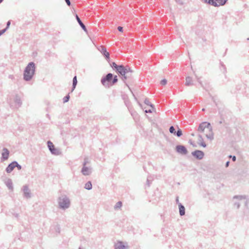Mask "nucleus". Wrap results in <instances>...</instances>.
Masks as SVG:
<instances>
[{
	"label": "nucleus",
	"instance_id": "obj_1",
	"mask_svg": "<svg viewBox=\"0 0 249 249\" xmlns=\"http://www.w3.org/2000/svg\"><path fill=\"white\" fill-rule=\"evenodd\" d=\"M36 65L34 62L28 63L23 73V79L26 81H30L35 73Z\"/></svg>",
	"mask_w": 249,
	"mask_h": 249
},
{
	"label": "nucleus",
	"instance_id": "obj_2",
	"mask_svg": "<svg viewBox=\"0 0 249 249\" xmlns=\"http://www.w3.org/2000/svg\"><path fill=\"white\" fill-rule=\"evenodd\" d=\"M207 129L209 130V132L206 134V137L208 139L212 141L213 139V128L210 123L204 122L199 124L197 131L199 132H203L205 129Z\"/></svg>",
	"mask_w": 249,
	"mask_h": 249
},
{
	"label": "nucleus",
	"instance_id": "obj_3",
	"mask_svg": "<svg viewBox=\"0 0 249 249\" xmlns=\"http://www.w3.org/2000/svg\"><path fill=\"white\" fill-rule=\"evenodd\" d=\"M58 203L60 209L66 210L70 206L71 202L69 198L66 195H62L58 198Z\"/></svg>",
	"mask_w": 249,
	"mask_h": 249
},
{
	"label": "nucleus",
	"instance_id": "obj_4",
	"mask_svg": "<svg viewBox=\"0 0 249 249\" xmlns=\"http://www.w3.org/2000/svg\"><path fill=\"white\" fill-rule=\"evenodd\" d=\"M113 78V74L111 73H107L105 76L102 78L101 83L106 87H109Z\"/></svg>",
	"mask_w": 249,
	"mask_h": 249
},
{
	"label": "nucleus",
	"instance_id": "obj_5",
	"mask_svg": "<svg viewBox=\"0 0 249 249\" xmlns=\"http://www.w3.org/2000/svg\"><path fill=\"white\" fill-rule=\"evenodd\" d=\"M110 66L114 70H115L116 72L119 74H124V72L125 71L124 66L123 65H118L115 62H113L110 64Z\"/></svg>",
	"mask_w": 249,
	"mask_h": 249
},
{
	"label": "nucleus",
	"instance_id": "obj_6",
	"mask_svg": "<svg viewBox=\"0 0 249 249\" xmlns=\"http://www.w3.org/2000/svg\"><path fill=\"white\" fill-rule=\"evenodd\" d=\"M15 105H13L10 102H9V105L11 107L18 108L22 105V102L20 97L16 95L14 99Z\"/></svg>",
	"mask_w": 249,
	"mask_h": 249
},
{
	"label": "nucleus",
	"instance_id": "obj_7",
	"mask_svg": "<svg viewBox=\"0 0 249 249\" xmlns=\"http://www.w3.org/2000/svg\"><path fill=\"white\" fill-rule=\"evenodd\" d=\"M82 174L84 176H89L92 173V168L90 166H86V163H83V167L81 171Z\"/></svg>",
	"mask_w": 249,
	"mask_h": 249
},
{
	"label": "nucleus",
	"instance_id": "obj_8",
	"mask_svg": "<svg viewBox=\"0 0 249 249\" xmlns=\"http://www.w3.org/2000/svg\"><path fill=\"white\" fill-rule=\"evenodd\" d=\"M97 49L102 53L107 61L109 60V53L107 52L105 46L103 45L100 46L97 48Z\"/></svg>",
	"mask_w": 249,
	"mask_h": 249
},
{
	"label": "nucleus",
	"instance_id": "obj_9",
	"mask_svg": "<svg viewBox=\"0 0 249 249\" xmlns=\"http://www.w3.org/2000/svg\"><path fill=\"white\" fill-rule=\"evenodd\" d=\"M192 155L197 160H201L203 158L204 153L203 151L196 150L192 153Z\"/></svg>",
	"mask_w": 249,
	"mask_h": 249
},
{
	"label": "nucleus",
	"instance_id": "obj_10",
	"mask_svg": "<svg viewBox=\"0 0 249 249\" xmlns=\"http://www.w3.org/2000/svg\"><path fill=\"white\" fill-rule=\"evenodd\" d=\"M176 151L178 153L182 155H186L188 153L185 146L181 145H178L176 146Z\"/></svg>",
	"mask_w": 249,
	"mask_h": 249
},
{
	"label": "nucleus",
	"instance_id": "obj_11",
	"mask_svg": "<svg viewBox=\"0 0 249 249\" xmlns=\"http://www.w3.org/2000/svg\"><path fill=\"white\" fill-rule=\"evenodd\" d=\"M22 191L23 192V196L24 197L29 198L31 196V191L29 189L27 185H24L23 187Z\"/></svg>",
	"mask_w": 249,
	"mask_h": 249
},
{
	"label": "nucleus",
	"instance_id": "obj_12",
	"mask_svg": "<svg viewBox=\"0 0 249 249\" xmlns=\"http://www.w3.org/2000/svg\"><path fill=\"white\" fill-rule=\"evenodd\" d=\"M124 69H125V71L124 72V74H120L121 75H126L128 77V78H130L132 76V74L133 72L132 70L129 66H124Z\"/></svg>",
	"mask_w": 249,
	"mask_h": 249
},
{
	"label": "nucleus",
	"instance_id": "obj_13",
	"mask_svg": "<svg viewBox=\"0 0 249 249\" xmlns=\"http://www.w3.org/2000/svg\"><path fill=\"white\" fill-rule=\"evenodd\" d=\"M2 150L1 159L3 160H7L9 157V151L6 148H3Z\"/></svg>",
	"mask_w": 249,
	"mask_h": 249
},
{
	"label": "nucleus",
	"instance_id": "obj_14",
	"mask_svg": "<svg viewBox=\"0 0 249 249\" xmlns=\"http://www.w3.org/2000/svg\"><path fill=\"white\" fill-rule=\"evenodd\" d=\"M15 164H16L15 161H13L11 163L9 164L6 168V170H5L6 172L7 173H11L14 170V169L15 168Z\"/></svg>",
	"mask_w": 249,
	"mask_h": 249
},
{
	"label": "nucleus",
	"instance_id": "obj_15",
	"mask_svg": "<svg viewBox=\"0 0 249 249\" xmlns=\"http://www.w3.org/2000/svg\"><path fill=\"white\" fill-rule=\"evenodd\" d=\"M75 17H76V19L78 22V23H79V25L80 26V27L82 28V29L85 32H87V28H86V26L85 25V24L82 22V21H81V20L80 19V18H79V17H78V16L76 14V16H75Z\"/></svg>",
	"mask_w": 249,
	"mask_h": 249
},
{
	"label": "nucleus",
	"instance_id": "obj_16",
	"mask_svg": "<svg viewBox=\"0 0 249 249\" xmlns=\"http://www.w3.org/2000/svg\"><path fill=\"white\" fill-rule=\"evenodd\" d=\"M114 247L115 249H125L127 248V247L125 246L123 244V243L122 241H118L115 244Z\"/></svg>",
	"mask_w": 249,
	"mask_h": 249
},
{
	"label": "nucleus",
	"instance_id": "obj_17",
	"mask_svg": "<svg viewBox=\"0 0 249 249\" xmlns=\"http://www.w3.org/2000/svg\"><path fill=\"white\" fill-rule=\"evenodd\" d=\"M5 184L8 189L11 191L13 190V182L11 179L9 178L5 181Z\"/></svg>",
	"mask_w": 249,
	"mask_h": 249
},
{
	"label": "nucleus",
	"instance_id": "obj_18",
	"mask_svg": "<svg viewBox=\"0 0 249 249\" xmlns=\"http://www.w3.org/2000/svg\"><path fill=\"white\" fill-rule=\"evenodd\" d=\"M178 208L180 215H184L185 213V209L184 206L181 203H179Z\"/></svg>",
	"mask_w": 249,
	"mask_h": 249
},
{
	"label": "nucleus",
	"instance_id": "obj_19",
	"mask_svg": "<svg viewBox=\"0 0 249 249\" xmlns=\"http://www.w3.org/2000/svg\"><path fill=\"white\" fill-rule=\"evenodd\" d=\"M198 144H199L200 145H201V146L203 147H206V144L203 141V139L202 138V136L200 135V134H199L198 135Z\"/></svg>",
	"mask_w": 249,
	"mask_h": 249
},
{
	"label": "nucleus",
	"instance_id": "obj_20",
	"mask_svg": "<svg viewBox=\"0 0 249 249\" xmlns=\"http://www.w3.org/2000/svg\"><path fill=\"white\" fill-rule=\"evenodd\" d=\"M185 85L187 86H191L193 85L192 82V79L191 77L188 76L186 78Z\"/></svg>",
	"mask_w": 249,
	"mask_h": 249
},
{
	"label": "nucleus",
	"instance_id": "obj_21",
	"mask_svg": "<svg viewBox=\"0 0 249 249\" xmlns=\"http://www.w3.org/2000/svg\"><path fill=\"white\" fill-rule=\"evenodd\" d=\"M247 196L246 195H236L233 197V199H236L239 200H241L242 199H247Z\"/></svg>",
	"mask_w": 249,
	"mask_h": 249
},
{
	"label": "nucleus",
	"instance_id": "obj_22",
	"mask_svg": "<svg viewBox=\"0 0 249 249\" xmlns=\"http://www.w3.org/2000/svg\"><path fill=\"white\" fill-rule=\"evenodd\" d=\"M77 77H76V76H75L73 78V80H72V89H71V92L75 89V88L77 85Z\"/></svg>",
	"mask_w": 249,
	"mask_h": 249
},
{
	"label": "nucleus",
	"instance_id": "obj_23",
	"mask_svg": "<svg viewBox=\"0 0 249 249\" xmlns=\"http://www.w3.org/2000/svg\"><path fill=\"white\" fill-rule=\"evenodd\" d=\"M51 153L54 155H59L61 154V152L59 151V149L54 148L53 149H52L51 151H50Z\"/></svg>",
	"mask_w": 249,
	"mask_h": 249
},
{
	"label": "nucleus",
	"instance_id": "obj_24",
	"mask_svg": "<svg viewBox=\"0 0 249 249\" xmlns=\"http://www.w3.org/2000/svg\"><path fill=\"white\" fill-rule=\"evenodd\" d=\"M84 188L85 189L90 190L92 189V184L91 181H88L85 185Z\"/></svg>",
	"mask_w": 249,
	"mask_h": 249
},
{
	"label": "nucleus",
	"instance_id": "obj_25",
	"mask_svg": "<svg viewBox=\"0 0 249 249\" xmlns=\"http://www.w3.org/2000/svg\"><path fill=\"white\" fill-rule=\"evenodd\" d=\"M47 146L50 151H51L52 149L55 148L53 143L50 141L47 142Z\"/></svg>",
	"mask_w": 249,
	"mask_h": 249
},
{
	"label": "nucleus",
	"instance_id": "obj_26",
	"mask_svg": "<svg viewBox=\"0 0 249 249\" xmlns=\"http://www.w3.org/2000/svg\"><path fill=\"white\" fill-rule=\"evenodd\" d=\"M216 2L217 3L218 7L219 6L224 5L228 0H216Z\"/></svg>",
	"mask_w": 249,
	"mask_h": 249
},
{
	"label": "nucleus",
	"instance_id": "obj_27",
	"mask_svg": "<svg viewBox=\"0 0 249 249\" xmlns=\"http://www.w3.org/2000/svg\"><path fill=\"white\" fill-rule=\"evenodd\" d=\"M216 0H209L208 1V4L212 5L214 7H218L217 3L216 2Z\"/></svg>",
	"mask_w": 249,
	"mask_h": 249
},
{
	"label": "nucleus",
	"instance_id": "obj_28",
	"mask_svg": "<svg viewBox=\"0 0 249 249\" xmlns=\"http://www.w3.org/2000/svg\"><path fill=\"white\" fill-rule=\"evenodd\" d=\"M182 135V130L178 126V130L176 132L175 136L179 137Z\"/></svg>",
	"mask_w": 249,
	"mask_h": 249
},
{
	"label": "nucleus",
	"instance_id": "obj_29",
	"mask_svg": "<svg viewBox=\"0 0 249 249\" xmlns=\"http://www.w3.org/2000/svg\"><path fill=\"white\" fill-rule=\"evenodd\" d=\"M118 82V77L117 75L113 76V78L111 80L110 86L114 85L115 83Z\"/></svg>",
	"mask_w": 249,
	"mask_h": 249
},
{
	"label": "nucleus",
	"instance_id": "obj_30",
	"mask_svg": "<svg viewBox=\"0 0 249 249\" xmlns=\"http://www.w3.org/2000/svg\"><path fill=\"white\" fill-rule=\"evenodd\" d=\"M122 202L121 201H118L115 205V206L114 207V208L115 210H117V209H119L121 208L122 207Z\"/></svg>",
	"mask_w": 249,
	"mask_h": 249
},
{
	"label": "nucleus",
	"instance_id": "obj_31",
	"mask_svg": "<svg viewBox=\"0 0 249 249\" xmlns=\"http://www.w3.org/2000/svg\"><path fill=\"white\" fill-rule=\"evenodd\" d=\"M144 103L145 104H146L147 106H150L153 108H154V105L150 102V101H149L148 99L145 98L144 101Z\"/></svg>",
	"mask_w": 249,
	"mask_h": 249
},
{
	"label": "nucleus",
	"instance_id": "obj_32",
	"mask_svg": "<svg viewBox=\"0 0 249 249\" xmlns=\"http://www.w3.org/2000/svg\"><path fill=\"white\" fill-rule=\"evenodd\" d=\"M169 132L171 134H173V135H175L176 131V129H175V127L173 126H171L170 127V128H169Z\"/></svg>",
	"mask_w": 249,
	"mask_h": 249
},
{
	"label": "nucleus",
	"instance_id": "obj_33",
	"mask_svg": "<svg viewBox=\"0 0 249 249\" xmlns=\"http://www.w3.org/2000/svg\"><path fill=\"white\" fill-rule=\"evenodd\" d=\"M70 96L69 94H68L67 95H66V96H65L64 98H63V103H67L69 101V99H70Z\"/></svg>",
	"mask_w": 249,
	"mask_h": 249
},
{
	"label": "nucleus",
	"instance_id": "obj_34",
	"mask_svg": "<svg viewBox=\"0 0 249 249\" xmlns=\"http://www.w3.org/2000/svg\"><path fill=\"white\" fill-rule=\"evenodd\" d=\"M54 229L57 233H59L60 231V229L58 225L54 226Z\"/></svg>",
	"mask_w": 249,
	"mask_h": 249
},
{
	"label": "nucleus",
	"instance_id": "obj_35",
	"mask_svg": "<svg viewBox=\"0 0 249 249\" xmlns=\"http://www.w3.org/2000/svg\"><path fill=\"white\" fill-rule=\"evenodd\" d=\"M15 163H16L15 164V167H17V168L18 170H21L22 168L20 164H19L17 161H15Z\"/></svg>",
	"mask_w": 249,
	"mask_h": 249
},
{
	"label": "nucleus",
	"instance_id": "obj_36",
	"mask_svg": "<svg viewBox=\"0 0 249 249\" xmlns=\"http://www.w3.org/2000/svg\"><path fill=\"white\" fill-rule=\"evenodd\" d=\"M151 181H152V179H151V178L150 176H148L147 177V180H146V183H147V184L148 187L150 186Z\"/></svg>",
	"mask_w": 249,
	"mask_h": 249
},
{
	"label": "nucleus",
	"instance_id": "obj_37",
	"mask_svg": "<svg viewBox=\"0 0 249 249\" xmlns=\"http://www.w3.org/2000/svg\"><path fill=\"white\" fill-rule=\"evenodd\" d=\"M234 206L237 209H239L240 207V204L238 202H235L234 203Z\"/></svg>",
	"mask_w": 249,
	"mask_h": 249
},
{
	"label": "nucleus",
	"instance_id": "obj_38",
	"mask_svg": "<svg viewBox=\"0 0 249 249\" xmlns=\"http://www.w3.org/2000/svg\"><path fill=\"white\" fill-rule=\"evenodd\" d=\"M246 200L245 202V206L248 207L249 203V199L248 198V196H247V199H245Z\"/></svg>",
	"mask_w": 249,
	"mask_h": 249
},
{
	"label": "nucleus",
	"instance_id": "obj_39",
	"mask_svg": "<svg viewBox=\"0 0 249 249\" xmlns=\"http://www.w3.org/2000/svg\"><path fill=\"white\" fill-rule=\"evenodd\" d=\"M167 82L165 79H163L160 81V84L161 85H165L167 84Z\"/></svg>",
	"mask_w": 249,
	"mask_h": 249
},
{
	"label": "nucleus",
	"instance_id": "obj_40",
	"mask_svg": "<svg viewBox=\"0 0 249 249\" xmlns=\"http://www.w3.org/2000/svg\"><path fill=\"white\" fill-rule=\"evenodd\" d=\"M196 76V78L197 79V80L198 82L200 84L201 86L203 87V86L202 83V82H201V81L200 80V78L197 77V76Z\"/></svg>",
	"mask_w": 249,
	"mask_h": 249
},
{
	"label": "nucleus",
	"instance_id": "obj_41",
	"mask_svg": "<svg viewBox=\"0 0 249 249\" xmlns=\"http://www.w3.org/2000/svg\"><path fill=\"white\" fill-rule=\"evenodd\" d=\"M6 31H7V30L5 28L0 30V36H1L2 35H3Z\"/></svg>",
	"mask_w": 249,
	"mask_h": 249
},
{
	"label": "nucleus",
	"instance_id": "obj_42",
	"mask_svg": "<svg viewBox=\"0 0 249 249\" xmlns=\"http://www.w3.org/2000/svg\"><path fill=\"white\" fill-rule=\"evenodd\" d=\"M11 24V22H10V21H8L7 22V24H6V27L5 28V29H6V30H7L10 26Z\"/></svg>",
	"mask_w": 249,
	"mask_h": 249
},
{
	"label": "nucleus",
	"instance_id": "obj_43",
	"mask_svg": "<svg viewBox=\"0 0 249 249\" xmlns=\"http://www.w3.org/2000/svg\"><path fill=\"white\" fill-rule=\"evenodd\" d=\"M221 66H222V68L223 69L224 72H226V66L222 63H221Z\"/></svg>",
	"mask_w": 249,
	"mask_h": 249
},
{
	"label": "nucleus",
	"instance_id": "obj_44",
	"mask_svg": "<svg viewBox=\"0 0 249 249\" xmlns=\"http://www.w3.org/2000/svg\"><path fill=\"white\" fill-rule=\"evenodd\" d=\"M117 29L119 32H122L123 31V28L121 26H118Z\"/></svg>",
	"mask_w": 249,
	"mask_h": 249
},
{
	"label": "nucleus",
	"instance_id": "obj_45",
	"mask_svg": "<svg viewBox=\"0 0 249 249\" xmlns=\"http://www.w3.org/2000/svg\"><path fill=\"white\" fill-rule=\"evenodd\" d=\"M229 157L230 158H232V161H235L236 160V157L235 156H232L230 155Z\"/></svg>",
	"mask_w": 249,
	"mask_h": 249
},
{
	"label": "nucleus",
	"instance_id": "obj_46",
	"mask_svg": "<svg viewBox=\"0 0 249 249\" xmlns=\"http://www.w3.org/2000/svg\"><path fill=\"white\" fill-rule=\"evenodd\" d=\"M65 0L68 6L71 5V1L70 0Z\"/></svg>",
	"mask_w": 249,
	"mask_h": 249
},
{
	"label": "nucleus",
	"instance_id": "obj_47",
	"mask_svg": "<svg viewBox=\"0 0 249 249\" xmlns=\"http://www.w3.org/2000/svg\"><path fill=\"white\" fill-rule=\"evenodd\" d=\"M123 76L122 77V79L123 80H124V79H126L127 78H128V77L126 75V74H125L124 75H122Z\"/></svg>",
	"mask_w": 249,
	"mask_h": 249
},
{
	"label": "nucleus",
	"instance_id": "obj_48",
	"mask_svg": "<svg viewBox=\"0 0 249 249\" xmlns=\"http://www.w3.org/2000/svg\"><path fill=\"white\" fill-rule=\"evenodd\" d=\"M176 203H177V204H178V205H179V203H179V202L178 197V196H177V197H176Z\"/></svg>",
	"mask_w": 249,
	"mask_h": 249
},
{
	"label": "nucleus",
	"instance_id": "obj_49",
	"mask_svg": "<svg viewBox=\"0 0 249 249\" xmlns=\"http://www.w3.org/2000/svg\"><path fill=\"white\" fill-rule=\"evenodd\" d=\"M88 162V159L87 158H85L84 159V161L83 163H86V165L87 164V163Z\"/></svg>",
	"mask_w": 249,
	"mask_h": 249
},
{
	"label": "nucleus",
	"instance_id": "obj_50",
	"mask_svg": "<svg viewBox=\"0 0 249 249\" xmlns=\"http://www.w3.org/2000/svg\"><path fill=\"white\" fill-rule=\"evenodd\" d=\"M201 1L205 3L208 4V1H209V0H201Z\"/></svg>",
	"mask_w": 249,
	"mask_h": 249
},
{
	"label": "nucleus",
	"instance_id": "obj_51",
	"mask_svg": "<svg viewBox=\"0 0 249 249\" xmlns=\"http://www.w3.org/2000/svg\"><path fill=\"white\" fill-rule=\"evenodd\" d=\"M229 164H230V161H227L225 164V166L226 167H228L229 166Z\"/></svg>",
	"mask_w": 249,
	"mask_h": 249
},
{
	"label": "nucleus",
	"instance_id": "obj_52",
	"mask_svg": "<svg viewBox=\"0 0 249 249\" xmlns=\"http://www.w3.org/2000/svg\"><path fill=\"white\" fill-rule=\"evenodd\" d=\"M145 112L146 113H151L152 112V110L151 109H149V110H146L145 111Z\"/></svg>",
	"mask_w": 249,
	"mask_h": 249
},
{
	"label": "nucleus",
	"instance_id": "obj_53",
	"mask_svg": "<svg viewBox=\"0 0 249 249\" xmlns=\"http://www.w3.org/2000/svg\"><path fill=\"white\" fill-rule=\"evenodd\" d=\"M190 144H192L194 147L196 146L195 144H194L192 142H190Z\"/></svg>",
	"mask_w": 249,
	"mask_h": 249
},
{
	"label": "nucleus",
	"instance_id": "obj_54",
	"mask_svg": "<svg viewBox=\"0 0 249 249\" xmlns=\"http://www.w3.org/2000/svg\"><path fill=\"white\" fill-rule=\"evenodd\" d=\"M14 215H15V216L16 217H18V213H16V214H15Z\"/></svg>",
	"mask_w": 249,
	"mask_h": 249
},
{
	"label": "nucleus",
	"instance_id": "obj_55",
	"mask_svg": "<svg viewBox=\"0 0 249 249\" xmlns=\"http://www.w3.org/2000/svg\"><path fill=\"white\" fill-rule=\"evenodd\" d=\"M3 1V0H0V3H1Z\"/></svg>",
	"mask_w": 249,
	"mask_h": 249
},
{
	"label": "nucleus",
	"instance_id": "obj_56",
	"mask_svg": "<svg viewBox=\"0 0 249 249\" xmlns=\"http://www.w3.org/2000/svg\"><path fill=\"white\" fill-rule=\"evenodd\" d=\"M79 249H82L81 248H79Z\"/></svg>",
	"mask_w": 249,
	"mask_h": 249
},
{
	"label": "nucleus",
	"instance_id": "obj_57",
	"mask_svg": "<svg viewBox=\"0 0 249 249\" xmlns=\"http://www.w3.org/2000/svg\"><path fill=\"white\" fill-rule=\"evenodd\" d=\"M248 39L249 40V38H248Z\"/></svg>",
	"mask_w": 249,
	"mask_h": 249
}]
</instances>
